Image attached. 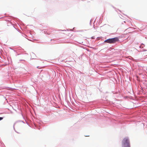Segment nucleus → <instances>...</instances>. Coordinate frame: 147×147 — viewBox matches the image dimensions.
<instances>
[{
	"instance_id": "nucleus-3",
	"label": "nucleus",
	"mask_w": 147,
	"mask_h": 147,
	"mask_svg": "<svg viewBox=\"0 0 147 147\" xmlns=\"http://www.w3.org/2000/svg\"><path fill=\"white\" fill-rule=\"evenodd\" d=\"M3 119V117H0V121L2 120Z\"/></svg>"
},
{
	"instance_id": "nucleus-4",
	"label": "nucleus",
	"mask_w": 147,
	"mask_h": 147,
	"mask_svg": "<svg viewBox=\"0 0 147 147\" xmlns=\"http://www.w3.org/2000/svg\"><path fill=\"white\" fill-rule=\"evenodd\" d=\"M82 31H83L82 30H80V32H82Z\"/></svg>"
},
{
	"instance_id": "nucleus-2",
	"label": "nucleus",
	"mask_w": 147,
	"mask_h": 147,
	"mask_svg": "<svg viewBox=\"0 0 147 147\" xmlns=\"http://www.w3.org/2000/svg\"><path fill=\"white\" fill-rule=\"evenodd\" d=\"M118 39L117 37L114 38H110L105 40L104 41L105 42L109 43L110 44L114 43L118 41Z\"/></svg>"
},
{
	"instance_id": "nucleus-1",
	"label": "nucleus",
	"mask_w": 147,
	"mask_h": 147,
	"mask_svg": "<svg viewBox=\"0 0 147 147\" xmlns=\"http://www.w3.org/2000/svg\"><path fill=\"white\" fill-rule=\"evenodd\" d=\"M122 145L123 147H130L129 141L128 138H125L123 139Z\"/></svg>"
}]
</instances>
